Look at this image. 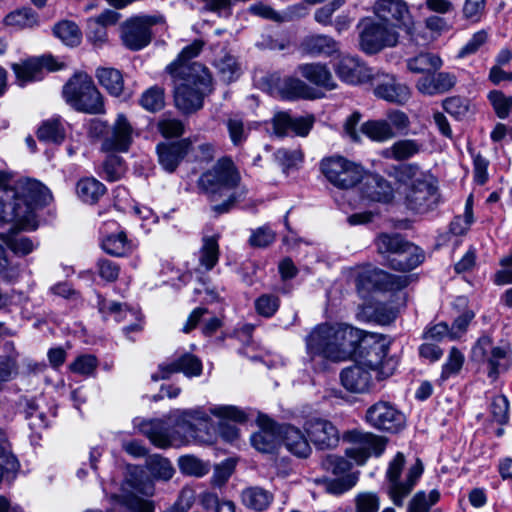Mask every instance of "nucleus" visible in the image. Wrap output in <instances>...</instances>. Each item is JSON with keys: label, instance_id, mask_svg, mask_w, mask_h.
<instances>
[{"label": "nucleus", "instance_id": "obj_27", "mask_svg": "<svg viewBox=\"0 0 512 512\" xmlns=\"http://www.w3.org/2000/svg\"><path fill=\"white\" fill-rule=\"evenodd\" d=\"M364 330L344 323H336L337 362L345 361L355 356Z\"/></svg>", "mask_w": 512, "mask_h": 512}, {"label": "nucleus", "instance_id": "obj_33", "mask_svg": "<svg viewBox=\"0 0 512 512\" xmlns=\"http://www.w3.org/2000/svg\"><path fill=\"white\" fill-rule=\"evenodd\" d=\"M301 50L311 57L332 56L339 50L338 42L327 35H310L303 39Z\"/></svg>", "mask_w": 512, "mask_h": 512}, {"label": "nucleus", "instance_id": "obj_38", "mask_svg": "<svg viewBox=\"0 0 512 512\" xmlns=\"http://www.w3.org/2000/svg\"><path fill=\"white\" fill-rule=\"evenodd\" d=\"M41 142L60 145L66 137L64 122L61 117L56 116L41 122L36 132Z\"/></svg>", "mask_w": 512, "mask_h": 512}, {"label": "nucleus", "instance_id": "obj_50", "mask_svg": "<svg viewBox=\"0 0 512 512\" xmlns=\"http://www.w3.org/2000/svg\"><path fill=\"white\" fill-rule=\"evenodd\" d=\"M53 33L68 46H76L81 40V32L72 21L64 20L57 23L53 28Z\"/></svg>", "mask_w": 512, "mask_h": 512}, {"label": "nucleus", "instance_id": "obj_62", "mask_svg": "<svg viewBox=\"0 0 512 512\" xmlns=\"http://www.w3.org/2000/svg\"><path fill=\"white\" fill-rule=\"evenodd\" d=\"M6 245L12 252L20 256L30 254L38 247L37 242H34L32 239L22 235L8 237L6 239Z\"/></svg>", "mask_w": 512, "mask_h": 512}, {"label": "nucleus", "instance_id": "obj_37", "mask_svg": "<svg viewBox=\"0 0 512 512\" xmlns=\"http://www.w3.org/2000/svg\"><path fill=\"white\" fill-rule=\"evenodd\" d=\"M423 150V144L416 139H401L394 142L390 147L381 151L385 159L404 161L408 160Z\"/></svg>", "mask_w": 512, "mask_h": 512}, {"label": "nucleus", "instance_id": "obj_22", "mask_svg": "<svg viewBox=\"0 0 512 512\" xmlns=\"http://www.w3.org/2000/svg\"><path fill=\"white\" fill-rule=\"evenodd\" d=\"M370 81L374 89V94L385 101L403 105L411 96L410 88L398 82L393 75L378 73L371 76Z\"/></svg>", "mask_w": 512, "mask_h": 512}, {"label": "nucleus", "instance_id": "obj_59", "mask_svg": "<svg viewBox=\"0 0 512 512\" xmlns=\"http://www.w3.org/2000/svg\"><path fill=\"white\" fill-rule=\"evenodd\" d=\"M488 99L492 104L496 115L505 119L512 111V97L505 96L501 91L493 90L488 94Z\"/></svg>", "mask_w": 512, "mask_h": 512}, {"label": "nucleus", "instance_id": "obj_60", "mask_svg": "<svg viewBox=\"0 0 512 512\" xmlns=\"http://www.w3.org/2000/svg\"><path fill=\"white\" fill-rule=\"evenodd\" d=\"M179 467L182 473L202 477L209 472V467L194 456H183L179 459Z\"/></svg>", "mask_w": 512, "mask_h": 512}, {"label": "nucleus", "instance_id": "obj_6", "mask_svg": "<svg viewBox=\"0 0 512 512\" xmlns=\"http://www.w3.org/2000/svg\"><path fill=\"white\" fill-rule=\"evenodd\" d=\"M63 97L78 112L105 113L103 96L87 73L74 74L63 87Z\"/></svg>", "mask_w": 512, "mask_h": 512}, {"label": "nucleus", "instance_id": "obj_35", "mask_svg": "<svg viewBox=\"0 0 512 512\" xmlns=\"http://www.w3.org/2000/svg\"><path fill=\"white\" fill-rule=\"evenodd\" d=\"M134 426L146 435L156 447L167 448L172 445V439L162 421H146L136 418L134 419Z\"/></svg>", "mask_w": 512, "mask_h": 512}, {"label": "nucleus", "instance_id": "obj_52", "mask_svg": "<svg viewBox=\"0 0 512 512\" xmlns=\"http://www.w3.org/2000/svg\"><path fill=\"white\" fill-rule=\"evenodd\" d=\"M140 105L149 112H157L164 107V90L159 86H153L143 92Z\"/></svg>", "mask_w": 512, "mask_h": 512}, {"label": "nucleus", "instance_id": "obj_44", "mask_svg": "<svg viewBox=\"0 0 512 512\" xmlns=\"http://www.w3.org/2000/svg\"><path fill=\"white\" fill-rule=\"evenodd\" d=\"M3 23L15 30H22L38 26V14L31 8L16 9L5 16Z\"/></svg>", "mask_w": 512, "mask_h": 512}, {"label": "nucleus", "instance_id": "obj_46", "mask_svg": "<svg viewBox=\"0 0 512 512\" xmlns=\"http://www.w3.org/2000/svg\"><path fill=\"white\" fill-rule=\"evenodd\" d=\"M202 242L199 250V265L205 271H210L219 260L218 238L216 236H206Z\"/></svg>", "mask_w": 512, "mask_h": 512}, {"label": "nucleus", "instance_id": "obj_51", "mask_svg": "<svg viewBox=\"0 0 512 512\" xmlns=\"http://www.w3.org/2000/svg\"><path fill=\"white\" fill-rule=\"evenodd\" d=\"M98 359L92 354H82L76 357V359L70 363L69 370L84 377H90L95 374L98 367Z\"/></svg>", "mask_w": 512, "mask_h": 512}, {"label": "nucleus", "instance_id": "obj_26", "mask_svg": "<svg viewBox=\"0 0 512 512\" xmlns=\"http://www.w3.org/2000/svg\"><path fill=\"white\" fill-rule=\"evenodd\" d=\"M270 81L274 90L283 99H313L316 97L314 89L297 77L281 78L278 75H271Z\"/></svg>", "mask_w": 512, "mask_h": 512}, {"label": "nucleus", "instance_id": "obj_8", "mask_svg": "<svg viewBox=\"0 0 512 512\" xmlns=\"http://www.w3.org/2000/svg\"><path fill=\"white\" fill-rule=\"evenodd\" d=\"M320 169L327 181L339 189H351L364 178V168L360 164L339 155L322 159Z\"/></svg>", "mask_w": 512, "mask_h": 512}, {"label": "nucleus", "instance_id": "obj_53", "mask_svg": "<svg viewBox=\"0 0 512 512\" xmlns=\"http://www.w3.org/2000/svg\"><path fill=\"white\" fill-rule=\"evenodd\" d=\"M254 307L258 315L271 318L280 307V298L275 294H262L255 299Z\"/></svg>", "mask_w": 512, "mask_h": 512}, {"label": "nucleus", "instance_id": "obj_48", "mask_svg": "<svg viewBox=\"0 0 512 512\" xmlns=\"http://www.w3.org/2000/svg\"><path fill=\"white\" fill-rule=\"evenodd\" d=\"M408 243L400 234L382 233L375 239L377 251L381 254H387L388 260L394 257Z\"/></svg>", "mask_w": 512, "mask_h": 512}, {"label": "nucleus", "instance_id": "obj_9", "mask_svg": "<svg viewBox=\"0 0 512 512\" xmlns=\"http://www.w3.org/2000/svg\"><path fill=\"white\" fill-rule=\"evenodd\" d=\"M357 28L360 48L367 54L378 53L385 47H394L399 41L396 29L371 17L362 18Z\"/></svg>", "mask_w": 512, "mask_h": 512}, {"label": "nucleus", "instance_id": "obj_41", "mask_svg": "<svg viewBox=\"0 0 512 512\" xmlns=\"http://www.w3.org/2000/svg\"><path fill=\"white\" fill-rule=\"evenodd\" d=\"M360 132L375 142H386L396 137V132L385 119L369 120L361 125Z\"/></svg>", "mask_w": 512, "mask_h": 512}, {"label": "nucleus", "instance_id": "obj_10", "mask_svg": "<svg viewBox=\"0 0 512 512\" xmlns=\"http://www.w3.org/2000/svg\"><path fill=\"white\" fill-rule=\"evenodd\" d=\"M472 359L486 365L487 376L496 381L500 374L512 365L511 352L508 347L495 346L488 336L480 337L472 348Z\"/></svg>", "mask_w": 512, "mask_h": 512}, {"label": "nucleus", "instance_id": "obj_18", "mask_svg": "<svg viewBox=\"0 0 512 512\" xmlns=\"http://www.w3.org/2000/svg\"><path fill=\"white\" fill-rule=\"evenodd\" d=\"M377 371L361 362L346 367L341 371L340 379L343 387L352 393L370 392L377 381H382L377 376Z\"/></svg>", "mask_w": 512, "mask_h": 512}, {"label": "nucleus", "instance_id": "obj_28", "mask_svg": "<svg viewBox=\"0 0 512 512\" xmlns=\"http://www.w3.org/2000/svg\"><path fill=\"white\" fill-rule=\"evenodd\" d=\"M191 146L189 139L176 142H162L157 145L158 161L162 168L172 173L184 159Z\"/></svg>", "mask_w": 512, "mask_h": 512}, {"label": "nucleus", "instance_id": "obj_2", "mask_svg": "<svg viewBox=\"0 0 512 512\" xmlns=\"http://www.w3.org/2000/svg\"><path fill=\"white\" fill-rule=\"evenodd\" d=\"M241 176L230 158H221L198 180V188L208 200L216 216L228 213L236 203L245 199L247 191L239 188Z\"/></svg>", "mask_w": 512, "mask_h": 512}, {"label": "nucleus", "instance_id": "obj_49", "mask_svg": "<svg viewBox=\"0 0 512 512\" xmlns=\"http://www.w3.org/2000/svg\"><path fill=\"white\" fill-rule=\"evenodd\" d=\"M215 67L218 75L224 82L230 83L238 79L241 74V68L235 57L224 54L215 60Z\"/></svg>", "mask_w": 512, "mask_h": 512}, {"label": "nucleus", "instance_id": "obj_1", "mask_svg": "<svg viewBox=\"0 0 512 512\" xmlns=\"http://www.w3.org/2000/svg\"><path fill=\"white\" fill-rule=\"evenodd\" d=\"M202 47V41H194L184 47L178 58L166 68L173 79L175 104L184 113L200 109L205 95L211 92L212 77L208 69L190 61Z\"/></svg>", "mask_w": 512, "mask_h": 512}, {"label": "nucleus", "instance_id": "obj_39", "mask_svg": "<svg viewBox=\"0 0 512 512\" xmlns=\"http://www.w3.org/2000/svg\"><path fill=\"white\" fill-rule=\"evenodd\" d=\"M273 494L259 486L247 487L241 492L242 504L257 512H262L268 509L273 502Z\"/></svg>", "mask_w": 512, "mask_h": 512}, {"label": "nucleus", "instance_id": "obj_36", "mask_svg": "<svg viewBox=\"0 0 512 512\" xmlns=\"http://www.w3.org/2000/svg\"><path fill=\"white\" fill-rule=\"evenodd\" d=\"M423 260V251L416 245L408 243L394 257L389 259V265L394 270L410 271L419 266Z\"/></svg>", "mask_w": 512, "mask_h": 512}, {"label": "nucleus", "instance_id": "obj_34", "mask_svg": "<svg viewBox=\"0 0 512 512\" xmlns=\"http://www.w3.org/2000/svg\"><path fill=\"white\" fill-rule=\"evenodd\" d=\"M282 442L289 452L299 458H307L311 454V446L302 431L292 425L281 427Z\"/></svg>", "mask_w": 512, "mask_h": 512}, {"label": "nucleus", "instance_id": "obj_54", "mask_svg": "<svg viewBox=\"0 0 512 512\" xmlns=\"http://www.w3.org/2000/svg\"><path fill=\"white\" fill-rule=\"evenodd\" d=\"M464 359V355L457 348L453 347L449 352L446 362L442 366L440 379L446 381L459 374L463 367Z\"/></svg>", "mask_w": 512, "mask_h": 512}, {"label": "nucleus", "instance_id": "obj_19", "mask_svg": "<svg viewBox=\"0 0 512 512\" xmlns=\"http://www.w3.org/2000/svg\"><path fill=\"white\" fill-rule=\"evenodd\" d=\"M101 235V247L109 255L125 257L131 254L136 245L128 239L124 230L114 220L105 221L99 229Z\"/></svg>", "mask_w": 512, "mask_h": 512}, {"label": "nucleus", "instance_id": "obj_55", "mask_svg": "<svg viewBox=\"0 0 512 512\" xmlns=\"http://www.w3.org/2000/svg\"><path fill=\"white\" fill-rule=\"evenodd\" d=\"M25 419L34 432H39L48 426V419L43 411L39 410L35 401H28L24 411Z\"/></svg>", "mask_w": 512, "mask_h": 512}, {"label": "nucleus", "instance_id": "obj_15", "mask_svg": "<svg viewBox=\"0 0 512 512\" xmlns=\"http://www.w3.org/2000/svg\"><path fill=\"white\" fill-rule=\"evenodd\" d=\"M348 439L353 445L346 449L345 454L358 465H363L371 455L381 456L386 448L383 437L369 432L350 431Z\"/></svg>", "mask_w": 512, "mask_h": 512}, {"label": "nucleus", "instance_id": "obj_17", "mask_svg": "<svg viewBox=\"0 0 512 512\" xmlns=\"http://www.w3.org/2000/svg\"><path fill=\"white\" fill-rule=\"evenodd\" d=\"M137 135L136 129L123 113H118L106 136L103 138L101 149L105 152H127Z\"/></svg>", "mask_w": 512, "mask_h": 512}, {"label": "nucleus", "instance_id": "obj_25", "mask_svg": "<svg viewBox=\"0 0 512 512\" xmlns=\"http://www.w3.org/2000/svg\"><path fill=\"white\" fill-rule=\"evenodd\" d=\"M337 76L348 84H361L370 81L371 70L357 57L344 55L335 63Z\"/></svg>", "mask_w": 512, "mask_h": 512}, {"label": "nucleus", "instance_id": "obj_31", "mask_svg": "<svg viewBox=\"0 0 512 512\" xmlns=\"http://www.w3.org/2000/svg\"><path fill=\"white\" fill-rule=\"evenodd\" d=\"M177 423L185 432L196 439L199 431L205 430L207 434L209 433L211 417L203 408L198 407L180 411Z\"/></svg>", "mask_w": 512, "mask_h": 512}, {"label": "nucleus", "instance_id": "obj_56", "mask_svg": "<svg viewBox=\"0 0 512 512\" xmlns=\"http://www.w3.org/2000/svg\"><path fill=\"white\" fill-rule=\"evenodd\" d=\"M147 465L151 474L156 478L169 480L174 474L171 462L161 456L155 455L150 457Z\"/></svg>", "mask_w": 512, "mask_h": 512}, {"label": "nucleus", "instance_id": "obj_12", "mask_svg": "<svg viewBox=\"0 0 512 512\" xmlns=\"http://www.w3.org/2000/svg\"><path fill=\"white\" fill-rule=\"evenodd\" d=\"M355 283L358 292L366 296L372 291L400 290L407 286L408 281L406 277L395 276L369 266L358 272Z\"/></svg>", "mask_w": 512, "mask_h": 512}, {"label": "nucleus", "instance_id": "obj_63", "mask_svg": "<svg viewBox=\"0 0 512 512\" xmlns=\"http://www.w3.org/2000/svg\"><path fill=\"white\" fill-rule=\"evenodd\" d=\"M358 481L355 474H346L344 476L331 479L326 482V490L333 495H342L352 489Z\"/></svg>", "mask_w": 512, "mask_h": 512}, {"label": "nucleus", "instance_id": "obj_14", "mask_svg": "<svg viewBox=\"0 0 512 512\" xmlns=\"http://www.w3.org/2000/svg\"><path fill=\"white\" fill-rule=\"evenodd\" d=\"M375 16L394 29L411 33L414 25L410 8L404 0H376L372 6Z\"/></svg>", "mask_w": 512, "mask_h": 512}, {"label": "nucleus", "instance_id": "obj_7", "mask_svg": "<svg viewBox=\"0 0 512 512\" xmlns=\"http://www.w3.org/2000/svg\"><path fill=\"white\" fill-rule=\"evenodd\" d=\"M390 342L382 334L364 331L355 354L358 361L376 370L380 379L392 376L397 368V361L388 357Z\"/></svg>", "mask_w": 512, "mask_h": 512}, {"label": "nucleus", "instance_id": "obj_30", "mask_svg": "<svg viewBox=\"0 0 512 512\" xmlns=\"http://www.w3.org/2000/svg\"><path fill=\"white\" fill-rule=\"evenodd\" d=\"M362 197L374 202H389L393 198V188L390 183L379 175L366 174L362 180Z\"/></svg>", "mask_w": 512, "mask_h": 512}, {"label": "nucleus", "instance_id": "obj_42", "mask_svg": "<svg viewBox=\"0 0 512 512\" xmlns=\"http://www.w3.org/2000/svg\"><path fill=\"white\" fill-rule=\"evenodd\" d=\"M106 187L94 177L80 179L76 185L78 197L85 203L95 204L105 194Z\"/></svg>", "mask_w": 512, "mask_h": 512}, {"label": "nucleus", "instance_id": "obj_45", "mask_svg": "<svg viewBox=\"0 0 512 512\" xmlns=\"http://www.w3.org/2000/svg\"><path fill=\"white\" fill-rule=\"evenodd\" d=\"M279 442L278 435L274 431V423L268 421L267 427L251 436V444L253 447L263 453H272Z\"/></svg>", "mask_w": 512, "mask_h": 512}, {"label": "nucleus", "instance_id": "obj_20", "mask_svg": "<svg viewBox=\"0 0 512 512\" xmlns=\"http://www.w3.org/2000/svg\"><path fill=\"white\" fill-rule=\"evenodd\" d=\"M201 360L189 352H176L170 361L161 363L158 372L152 375L153 381L168 379L174 373H183L186 377H198L202 374Z\"/></svg>", "mask_w": 512, "mask_h": 512}, {"label": "nucleus", "instance_id": "obj_64", "mask_svg": "<svg viewBox=\"0 0 512 512\" xmlns=\"http://www.w3.org/2000/svg\"><path fill=\"white\" fill-rule=\"evenodd\" d=\"M226 127L229 133L231 142L235 146L241 145L246 141L248 130L244 126L243 120L238 116L229 117L226 121Z\"/></svg>", "mask_w": 512, "mask_h": 512}, {"label": "nucleus", "instance_id": "obj_61", "mask_svg": "<svg viewBox=\"0 0 512 512\" xmlns=\"http://www.w3.org/2000/svg\"><path fill=\"white\" fill-rule=\"evenodd\" d=\"M486 0H465L462 15L471 24L479 23L485 15Z\"/></svg>", "mask_w": 512, "mask_h": 512}, {"label": "nucleus", "instance_id": "obj_21", "mask_svg": "<svg viewBox=\"0 0 512 512\" xmlns=\"http://www.w3.org/2000/svg\"><path fill=\"white\" fill-rule=\"evenodd\" d=\"M303 428L310 441L317 449H332L339 443V431L328 419L321 417L308 418L305 421Z\"/></svg>", "mask_w": 512, "mask_h": 512}, {"label": "nucleus", "instance_id": "obj_58", "mask_svg": "<svg viewBox=\"0 0 512 512\" xmlns=\"http://www.w3.org/2000/svg\"><path fill=\"white\" fill-rule=\"evenodd\" d=\"M355 512H377L380 508V496L375 492H361L354 499Z\"/></svg>", "mask_w": 512, "mask_h": 512}, {"label": "nucleus", "instance_id": "obj_5", "mask_svg": "<svg viewBox=\"0 0 512 512\" xmlns=\"http://www.w3.org/2000/svg\"><path fill=\"white\" fill-rule=\"evenodd\" d=\"M405 467V455L402 452H397L388 462L385 472L386 494L397 507L404 506L407 497L414 490L424 471L423 464L419 459L406 470Z\"/></svg>", "mask_w": 512, "mask_h": 512}, {"label": "nucleus", "instance_id": "obj_32", "mask_svg": "<svg viewBox=\"0 0 512 512\" xmlns=\"http://www.w3.org/2000/svg\"><path fill=\"white\" fill-rule=\"evenodd\" d=\"M297 72L307 81L325 90H333L337 84L326 64L304 63L297 67Z\"/></svg>", "mask_w": 512, "mask_h": 512}, {"label": "nucleus", "instance_id": "obj_23", "mask_svg": "<svg viewBox=\"0 0 512 512\" xmlns=\"http://www.w3.org/2000/svg\"><path fill=\"white\" fill-rule=\"evenodd\" d=\"M11 67L20 85L42 80L45 71L50 72L59 69L56 60L52 56L29 58L21 63H13Z\"/></svg>", "mask_w": 512, "mask_h": 512}, {"label": "nucleus", "instance_id": "obj_47", "mask_svg": "<svg viewBox=\"0 0 512 512\" xmlns=\"http://www.w3.org/2000/svg\"><path fill=\"white\" fill-rule=\"evenodd\" d=\"M440 500V492L433 489L428 493L424 490L417 491L409 500L406 512H430L431 508Z\"/></svg>", "mask_w": 512, "mask_h": 512}, {"label": "nucleus", "instance_id": "obj_16", "mask_svg": "<svg viewBox=\"0 0 512 512\" xmlns=\"http://www.w3.org/2000/svg\"><path fill=\"white\" fill-rule=\"evenodd\" d=\"M366 421L374 428L398 433L406 424L405 415L393 404L386 401H378L366 411Z\"/></svg>", "mask_w": 512, "mask_h": 512}, {"label": "nucleus", "instance_id": "obj_43", "mask_svg": "<svg viewBox=\"0 0 512 512\" xmlns=\"http://www.w3.org/2000/svg\"><path fill=\"white\" fill-rule=\"evenodd\" d=\"M96 77L100 85L106 89L110 95L118 97L122 94L124 80L119 70L110 67H101L97 69Z\"/></svg>", "mask_w": 512, "mask_h": 512}, {"label": "nucleus", "instance_id": "obj_3", "mask_svg": "<svg viewBox=\"0 0 512 512\" xmlns=\"http://www.w3.org/2000/svg\"><path fill=\"white\" fill-rule=\"evenodd\" d=\"M401 174L408 180L403 203L413 214H429L444 202L438 179L432 173L421 171L417 164H407L402 167Z\"/></svg>", "mask_w": 512, "mask_h": 512}, {"label": "nucleus", "instance_id": "obj_4", "mask_svg": "<svg viewBox=\"0 0 512 512\" xmlns=\"http://www.w3.org/2000/svg\"><path fill=\"white\" fill-rule=\"evenodd\" d=\"M3 177L0 174V222H21L31 211V204L41 200L44 186L28 179L19 184L21 192L14 188L2 185Z\"/></svg>", "mask_w": 512, "mask_h": 512}, {"label": "nucleus", "instance_id": "obj_57", "mask_svg": "<svg viewBox=\"0 0 512 512\" xmlns=\"http://www.w3.org/2000/svg\"><path fill=\"white\" fill-rule=\"evenodd\" d=\"M322 467L336 476H344L349 474L352 464L342 456L329 454L322 460Z\"/></svg>", "mask_w": 512, "mask_h": 512}, {"label": "nucleus", "instance_id": "obj_29", "mask_svg": "<svg viewBox=\"0 0 512 512\" xmlns=\"http://www.w3.org/2000/svg\"><path fill=\"white\" fill-rule=\"evenodd\" d=\"M457 78L450 72H430L416 82V89L423 95L435 96L450 91L456 84Z\"/></svg>", "mask_w": 512, "mask_h": 512}, {"label": "nucleus", "instance_id": "obj_11", "mask_svg": "<svg viewBox=\"0 0 512 512\" xmlns=\"http://www.w3.org/2000/svg\"><path fill=\"white\" fill-rule=\"evenodd\" d=\"M163 23L164 17L159 14L137 15L127 19L121 27L123 44L133 51L143 49L151 42V28Z\"/></svg>", "mask_w": 512, "mask_h": 512}, {"label": "nucleus", "instance_id": "obj_13", "mask_svg": "<svg viewBox=\"0 0 512 512\" xmlns=\"http://www.w3.org/2000/svg\"><path fill=\"white\" fill-rule=\"evenodd\" d=\"M336 323L315 326L305 337L306 352L311 359L322 357L337 362Z\"/></svg>", "mask_w": 512, "mask_h": 512}, {"label": "nucleus", "instance_id": "obj_40", "mask_svg": "<svg viewBox=\"0 0 512 512\" xmlns=\"http://www.w3.org/2000/svg\"><path fill=\"white\" fill-rule=\"evenodd\" d=\"M443 65L442 59L431 52H420L406 60L407 69L414 74L427 75L438 71Z\"/></svg>", "mask_w": 512, "mask_h": 512}, {"label": "nucleus", "instance_id": "obj_24", "mask_svg": "<svg viewBox=\"0 0 512 512\" xmlns=\"http://www.w3.org/2000/svg\"><path fill=\"white\" fill-rule=\"evenodd\" d=\"M210 414L218 417L219 422V434L227 442L233 443L238 439L239 430L227 421L231 420L237 423H243L247 420L246 413L236 406L232 405H219L209 409Z\"/></svg>", "mask_w": 512, "mask_h": 512}]
</instances>
